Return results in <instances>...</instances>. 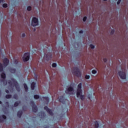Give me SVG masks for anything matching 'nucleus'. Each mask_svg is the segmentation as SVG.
Listing matches in <instances>:
<instances>
[{"label":"nucleus","mask_w":128,"mask_h":128,"mask_svg":"<svg viewBox=\"0 0 128 128\" xmlns=\"http://www.w3.org/2000/svg\"><path fill=\"white\" fill-rule=\"evenodd\" d=\"M2 6H3V8H6L8 6V4H3Z\"/></svg>","instance_id":"bb28decb"},{"label":"nucleus","mask_w":128,"mask_h":128,"mask_svg":"<svg viewBox=\"0 0 128 128\" xmlns=\"http://www.w3.org/2000/svg\"><path fill=\"white\" fill-rule=\"evenodd\" d=\"M104 62H106V61L108 60L106 59H104Z\"/></svg>","instance_id":"c9c22d12"},{"label":"nucleus","mask_w":128,"mask_h":128,"mask_svg":"<svg viewBox=\"0 0 128 128\" xmlns=\"http://www.w3.org/2000/svg\"><path fill=\"white\" fill-rule=\"evenodd\" d=\"M32 110L34 112H38V106L34 104H33L32 105Z\"/></svg>","instance_id":"f8f14e48"},{"label":"nucleus","mask_w":128,"mask_h":128,"mask_svg":"<svg viewBox=\"0 0 128 128\" xmlns=\"http://www.w3.org/2000/svg\"><path fill=\"white\" fill-rule=\"evenodd\" d=\"M74 88L72 86H70L66 90V93L68 94H74Z\"/></svg>","instance_id":"39448f33"},{"label":"nucleus","mask_w":128,"mask_h":128,"mask_svg":"<svg viewBox=\"0 0 128 128\" xmlns=\"http://www.w3.org/2000/svg\"><path fill=\"white\" fill-rule=\"evenodd\" d=\"M34 88H36V83L33 82L31 84V88L32 90H34Z\"/></svg>","instance_id":"2eb2a0df"},{"label":"nucleus","mask_w":128,"mask_h":128,"mask_svg":"<svg viewBox=\"0 0 128 128\" xmlns=\"http://www.w3.org/2000/svg\"><path fill=\"white\" fill-rule=\"evenodd\" d=\"M72 73L74 76H80V69L76 67L73 68L72 70Z\"/></svg>","instance_id":"7ed1b4c3"},{"label":"nucleus","mask_w":128,"mask_h":128,"mask_svg":"<svg viewBox=\"0 0 128 128\" xmlns=\"http://www.w3.org/2000/svg\"><path fill=\"white\" fill-rule=\"evenodd\" d=\"M24 88H25L26 92H28V86L26 84H24Z\"/></svg>","instance_id":"a211bd4d"},{"label":"nucleus","mask_w":128,"mask_h":128,"mask_svg":"<svg viewBox=\"0 0 128 128\" xmlns=\"http://www.w3.org/2000/svg\"><path fill=\"white\" fill-rule=\"evenodd\" d=\"M119 76L122 80H126V72H118Z\"/></svg>","instance_id":"1a4fd4ad"},{"label":"nucleus","mask_w":128,"mask_h":128,"mask_svg":"<svg viewBox=\"0 0 128 128\" xmlns=\"http://www.w3.org/2000/svg\"><path fill=\"white\" fill-rule=\"evenodd\" d=\"M90 48H94V46L93 44H90Z\"/></svg>","instance_id":"cd10ccee"},{"label":"nucleus","mask_w":128,"mask_h":128,"mask_svg":"<svg viewBox=\"0 0 128 128\" xmlns=\"http://www.w3.org/2000/svg\"><path fill=\"white\" fill-rule=\"evenodd\" d=\"M8 84L10 88H14L15 86L18 92H20V88L18 86V82H16V80L14 79H12V82L9 80L8 82Z\"/></svg>","instance_id":"f257e3e1"},{"label":"nucleus","mask_w":128,"mask_h":128,"mask_svg":"<svg viewBox=\"0 0 128 128\" xmlns=\"http://www.w3.org/2000/svg\"><path fill=\"white\" fill-rule=\"evenodd\" d=\"M22 60L24 62H28L30 60V53H25L22 58Z\"/></svg>","instance_id":"0eeeda50"},{"label":"nucleus","mask_w":128,"mask_h":128,"mask_svg":"<svg viewBox=\"0 0 128 128\" xmlns=\"http://www.w3.org/2000/svg\"><path fill=\"white\" fill-rule=\"evenodd\" d=\"M59 100H60V102H64V100H62V98H60L59 99Z\"/></svg>","instance_id":"72a5a7b5"},{"label":"nucleus","mask_w":128,"mask_h":128,"mask_svg":"<svg viewBox=\"0 0 128 128\" xmlns=\"http://www.w3.org/2000/svg\"><path fill=\"white\" fill-rule=\"evenodd\" d=\"M105 0V1H106V0Z\"/></svg>","instance_id":"c03bdc74"},{"label":"nucleus","mask_w":128,"mask_h":128,"mask_svg":"<svg viewBox=\"0 0 128 128\" xmlns=\"http://www.w3.org/2000/svg\"><path fill=\"white\" fill-rule=\"evenodd\" d=\"M44 110H46L47 112L50 114V116H53L54 114L52 113V111L50 110V108H48V106H45L44 108Z\"/></svg>","instance_id":"9d476101"},{"label":"nucleus","mask_w":128,"mask_h":128,"mask_svg":"<svg viewBox=\"0 0 128 128\" xmlns=\"http://www.w3.org/2000/svg\"><path fill=\"white\" fill-rule=\"evenodd\" d=\"M2 120H6V116L2 115V116H0V122H2Z\"/></svg>","instance_id":"4468645a"},{"label":"nucleus","mask_w":128,"mask_h":128,"mask_svg":"<svg viewBox=\"0 0 128 128\" xmlns=\"http://www.w3.org/2000/svg\"><path fill=\"white\" fill-rule=\"evenodd\" d=\"M44 58L46 60H48L52 58V54L50 53H48L45 54Z\"/></svg>","instance_id":"6e6552de"},{"label":"nucleus","mask_w":128,"mask_h":128,"mask_svg":"<svg viewBox=\"0 0 128 128\" xmlns=\"http://www.w3.org/2000/svg\"><path fill=\"white\" fill-rule=\"evenodd\" d=\"M2 78V80H1L0 82L2 84H3L4 86H6V84H8V82L5 80H6V74L4 73H2L1 74Z\"/></svg>","instance_id":"20e7f679"},{"label":"nucleus","mask_w":128,"mask_h":128,"mask_svg":"<svg viewBox=\"0 0 128 128\" xmlns=\"http://www.w3.org/2000/svg\"><path fill=\"white\" fill-rule=\"evenodd\" d=\"M32 104H34V102H32Z\"/></svg>","instance_id":"37998d69"},{"label":"nucleus","mask_w":128,"mask_h":128,"mask_svg":"<svg viewBox=\"0 0 128 128\" xmlns=\"http://www.w3.org/2000/svg\"><path fill=\"white\" fill-rule=\"evenodd\" d=\"M82 83H80L78 84V86L76 96H77V98H80V100H84V96L82 95Z\"/></svg>","instance_id":"f03ea898"},{"label":"nucleus","mask_w":128,"mask_h":128,"mask_svg":"<svg viewBox=\"0 0 128 128\" xmlns=\"http://www.w3.org/2000/svg\"><path fill=\"white\" fill-rule=\"evenodd\" d=\"M41 100H44V102H50V98L48 97H43L41 98Z\"/></svg>","instance_id":"ddd939ff"},{"label":"nucleus","mask_w":128,"mask_h":128,"mask_svg":"<svg viewBox=\"0 0 128 128\" xmlns=\"http://www.w3.org/2000/svg\"><path fill=\"white\" fill-rule=\"evenodd\" d=\"M14 62H15L16 64H18V60H15Z\"/></svg>","instance_id":"f704fd0d"},{"label":"nucleus","mask_w":128,"mask_h":128,"mask_svg":"<svg viewBox=\"0 0 128 128\" xmlns=\"http://www.w3.org/2000/svg\"><path fill=\"white\" fill-rule=\"evenodd\" d=\"M32 26H38V20L36 18H34L32 22Z\"/></svg>","instance_id":"423d86ee"},{"label":"nucleus","mask_w":128,"mask_h":128,"mask_svg":"<svg viewBox=\"0 0 128 128\" xmlns=\"http://www.w3.org/2000/svg\"><path fill=\"white\" fill-rule=\"evenodd\" d=\"M0 104H2V101H0Z\"/></svg>","instance_id":"79ce46f5"},{"label":"nucleus","mask_w":128,"mask_h":128,"mask_svg":"<svg viewBox=\"0 0 128 128\" xmlns=\"http://www.w3.org/2000/svg\"><path fill=\"white\" fill-rule=\"evenodd\" d=\"M6 94H8L10 92V91H8V90H6Z\"/></svg>","instance_id":"58836bf2"},{"label":"nucleus","mask_w":128,"mask_h":128,"mask_svg":"<svg viewBox=\"0 0 128 128\" xmlns=\"http://www.w3.org/2000/svg\"><path fill=\"white\" fill-rule=\"evenodd\" d=\"M10 72H12V74H14V72H16V69H11Z\"/></svg>","instance_id":"412c9836"},{"label":"nucleus","mask_w":128,"mask_h":128,"mask_svg":"<svg viewBox=\"0 0 128 128\" xmlns=\"http://www.w3.org/2000/svg\"><path fill=\"white\" fill-rule=\"evenodd\" d=\"M90 76L89 75H86L85 76V78H86V80H88V78H90Z\"/></svg>","instance_id":"a878e982"},{"label":"nucleus","mask_w":128,"mask_h":128,"mask_svg":"<svg viewBox=\"0 0 128 128\" xmlns=\"http://www.w3.org/2000/svg\"><path fill=\"white\" fill-rule=\"evenodd\" d=\"M34 98H35L36 100H38V99L40 98V96H38V95L34 96Z\"/></svg>","instance_id":"aec40b11"},{"label":"nucleus","mask_w":128,"mask_h":128,"mask_svg":"<svg viewBox=\"0 0 128 128\" xmlns=\"http://www.w3.org/2000/svg\"><path fill=\"white\" fill-rule=\"evenodd\" d=\"M86 16H84L83 18V22H86Z\"/></svg>","instance_id":"7c9ffc66"},{"label":"nucleus","mask_w":128,"mask_h":128,"mask_svg":"<svg viewBox=\"0 0 128 128\" xmlns=\"http://www.w3.org/2000/svg\"><path fill=\"white\" fill-rule=\"evenodd\" d=\"M2 70H4V66L0 63V72H2Z\"/></svg>","instance_id":"f3484780"},{"label":"nucleus","mask_w":128,"mask_h":128,"mask_svg":"<svg viewBox=\"0 0 128 128\" xmlns=\"http://www.w3.org/2000/svg\"><path fill=\"white\" fill-rule=\"evenodd\" d=\"M52 68H56V63H53L52 64Z\"/></svg>","instance_id":"5701e85b"},{"label":"nucleus","mask_w":128,"mask_h":128,"mask_svg":"<svg viewBox=\"0 0 128 128\" xmlns=\"http://www.w3.org/2000/svg\"><path fill=\"white\" fill-rule=\"evenodd\" d=\"M83 33H84V31L82 30L80 31V34H83Z\"/></svg>","instance_id":"4c0bfd02"},{"label":"nucleus","mask_w":128,"mask_h":128,"mask_svg":"<svg viewBox=\"0 0 128 128\" xmlns=\"http://www.w3.org/2000/svg\"><path fill=\"white\" fill-rule=\"evenodd\" d=\"M27 10H32V7H30V6H28V7L27 8Z\"/></svg>","instance_id":"c756f323"},{"label":"nucleus","mask_w":128,"mask_h":128,"mask_svg":"<svg viewBox=\"0 0 128 128\" xmlns=\"http://www.w3.org/2000/svg\"><path fill=\"white\" fill-rule=\"evenodd\" d=\"M14 98H15L16 100H18V95H16V94L14 95Z\"/></svg>","instance_id":"c85d7f7f"},{"label":"nucleus","mask_w":128,"mask_h":128,"mask_svg":"<svg viewBox=\"0 0 128 128\" xmlns=\"http://www.w3.org/2000/svg\"><path fill=\"white\" fill-rule=\"evenodd\" d=\"M22 38H24V36H26V34H22Z\"/></svg>","instance_id":"473e14b6"},{"label":"nucleus","mask_w":128,"mask_h":128,"mask_svg":"<svg viewBox=\"0 0 128 128\" xmlns=\"http://www.w3.org/2000/svg\"><path fill=\"white\" fill-rule=\"evenodd\" d=\"M6 98H12V95H6Z\"/></svg>","instance_id":"4be33fe9"},{"label":"nucleus","mask_w":128,"mask_h":128,"mask_svg":"<svg viewBox=\"0 0 128 128\" xmlns=\"http://www.w3.org/2000/svg\"><path fill=\"white\" fill-rule=\"evenodd\" d=\"M114 30H112L111 33L114 34Z\"/></svg>","instance_id":"a19ab883"},{"label":"nucleus","mask_w":128,"mask_h":128,"mask_svg":"<svg viewBox=\"0 0 128 128\" xmlns=\"http://www.w3.org/2000/svg\"><path fill=\"white\" fill-rule=\"evenodd\" d=\"M8 62H10V60L8 58H4V66L6 68V66L8 64Z\"/></svg>","instance_id":"9b49d317"},{"label":"nucleus","mask_w":128,"mask_h":128,"mask_svg":"<svg viewBox=\"0 0 128 128\" xmlns=\"http://www.w3.org/2000/svg\"><path fill=\"white\" fill-rule=\"evenodd\" d=\"M45 114H44V113L43 112V113L42 114L41 116H44Z\"/></svg>","instance_id":"e433bc0d"},{"label":"nucleus","mask_w":128,"mask_h":128,"mask_svg":"<svg viewBox=\"0 0 128 128\" xmlns=\"http://www.w3.org/2000/svg\"><path fill=\"white\" fill-rule=\"evenodd\" d=\"M121 1L122 0H118V2H117V4H120Z\"/></svg>","instance_id":"2f4dec72"},{"label":"nucleus","mask_w":128,"mask_h":128,"mask_svg":"<svg viewBox=\"0 0 128 128\" xmlns=\"http://www.w3.org/2000/svg\"><path fill=\"white\" fill-rule=\"evenodd\" d=\"M94 126H95V128H98V122L96 121L94 122Z\"/></svg>","instance_id":"6ab92c4d"},{"label":"nucleus","mask_w":128,"mask_h":128,"mask_svg":"<svg viewBox=\"0 0 128 128\" xmlns=\"http://www.w3.org/2000/svg\"><path fill=\"white\" fill-rule=\"evenodd\" d=\"M22 112L19 111L18 112L17 116L18 118H20V116H22Z\"/></svg>","instance_id":"dca6fc26"},{"label":"nucleus","mask_w":128,"mask_h":128,"mask_svg":"<svg viewBox=\"0 0 128 128\" xmlns=\"http://www.w3.org/2000/svg\"><path fill=\"white\" fill-rule=\"evenodd\" d=\"M19 104L20 103L18 102H16L15 104H14V106H18Z\"/></svg>","instance_id":"b1692460"},{"label":"nucleus","mask_w":128,"mask_h":128,"mask_svg":"<svg viewBox=\"0 0 128 128\" xmlns=\"http://www.w3.org/2000/svg\"><path fill=\"white\" fill-rule=\"evenodd\" d=\"M96 70H92V74H96Z\"/></svg>","instance_id":"393cba45"},{"label":"nucleus","mask_w":128,"mask_h":128,"mask_svg":"<svg viewBox=\"0 0 128 128\" xmlns=\"http://www.w3.org/2000/svg\"><path fill=\"white\" fill-rule=\"evenodd\" d=\"M2 2H4V0H0V4H2Z\"/></svg>","instance_id":"ea45409f"}]
</instances>
